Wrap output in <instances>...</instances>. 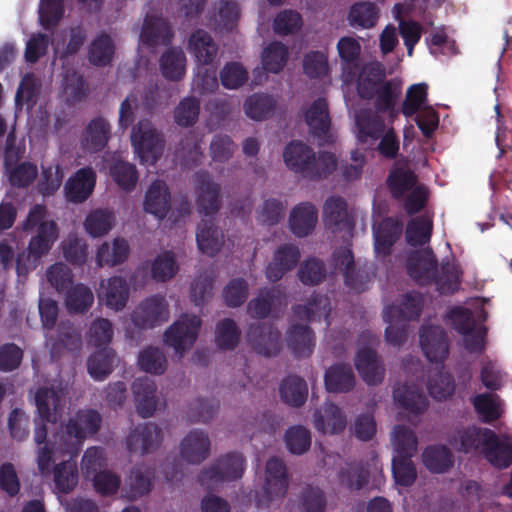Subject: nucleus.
<instances>
[{
  "instance_id": "nucleus-1",
  "label": "nucleus",
  "mask_w": 512,
  "mask_h": 512,
  "mask_svg": "<svg viewBox=\"0 0 512 512\" xmlns=\"http://www.w3.org/2000/svg\"><path fill=\"white\" fill-rule=\"evenodd\" d=\"M283 159L291 171L311 180L325 178L337 167L334 154L322 151L316 156L310 146L298 140L286 145Z\"/></svg>"
},
{
  "instance_id": "nucleus-2",
  "label": "nucleus",
  "mask_w": 512,
  "mask_h": 512,
  "mask_svg": "<svg viewBox=\"0 0 512 512\" xmlns=\"http://www.w3.org/2000/svg\"><path fill=\"white\" fill-rule=\"evenodd\" d=\"M102 424V416L95 409H80L71 416L64 426L61 438H64L63 451L69 457L78 456L83 441L96 435Z\"/></svg>"
},
{
  "instance_id": "nucleus-3",
  "label": "nucleus",
  "mask_w": 512,
  "mask_h": 512,
  "mask_svg": "<svg viewBox=\"0 0 512 512\" xmlns=\"http://www.w3.org/2000/svg\"><path fill=\"white\" fill-rule=\"evenodd\" d=\"M62 394L54 388L40 387L35 394L39 420H35L34 442L37 446L54 442L48 439L47 422L55 423L62 410Z\"/></svg>"
},
{
  "instance_id": "nucleus-4",
  "label": "nucleus",
  "mask_w": 512,
  "mask_h": 512,
  "mask_svg": "<svg viewBox=\"0 0 512 512\" xmlns=\"http://www.w3.org/2000/svg\"><path fill=\"white\" fill-rule=\"evenodd\" d=\"M245 469V458L239 452H229L221 456L210 467L203 469L198 475V482L206 489H214L220 483L242 477Z\"/></svg>"
},
{
  "instance_id": "nucleus-5",
  "label": "nucleus",
  "mask_w": 512,
  "mask_h": 512,
  "mask_svg": "<svg viewBox=\"0 0 512 512\" xmlns=\"http://www.w3.org/2000/svg\"><path fill=\"white\" fill-rule=\"evenodd\" d=\"M131 143L141 162L155 164L163 153L164 139L149 120L139 121L131 131Z\"/></svg>"
},
{
  "instance_id": "nucleus-6",
  "label": "nucleus",
  "mask_w": 512,
  "mask_h": 512,
  "mask_svg": "<svg viewBox=\"0 0 512 512\" xmlns=\"http://www.w3.org/2000/svg\"><path fill=\"white\" fill-rule=\"evenodd\" d=\"M262 492L256 495L258 507H269L271 502L282 499L288 490L289 479L285 463L278 457L268 459Z\"/></svg>"
},
{
  "instance_id": "nucleus-7",
  "label": "nucleus",
  "mask_w": 512,
  "mask_h": 512,
  "mask_svg": "<svg viewBox=\"0 0 512 512\" xmlns=\"http://www.w3.org/2000/svg\"><path fill=\"white\" fill-rule=\"evenodd\" d=\"M332 264L342 272L345 286L357 293L366 291L374 277L366 265L355 267L354 254L349 247L336 248L332 254Z\"/></svg>"
},
{
  "instance_id": "nucleus-8",
  "label": "nucleus",
  "mask_w": 512,
  "mask_h": 512,
  "mask_svg": "<svg viewBox=\"0 0 512 512\" xmlns=\"http://www.w3.org/2000/svg\"><path fill=\"white\" fill-rule=\"evenodd\" d=\"M201 324L200 317L184 314L165 331L164 341L182 354L196 341Z\"/></svg>"
},
{
  "instance_id": "nucleus-9",
  "label": "nucleus",
  "mask_w": 512,
  "mask_h": 512,
  "mask_svg": "<svg viewBox=\"0 0 512 512\" xmlns=\"http://www.w3.org/2000/svg\"><path fill=\"white\" fill-rule=\"evenodd\" d=\"M246 341L256 353L266 357L276 356L282 347L281 333L272 323H251Z\"/></svg>"
},
{
  "instance_id": "nucleus-10",
  "label": "nucleus",
  "mask_w": 512,
  "mask_h": 512,
  "mask_svg": "<svg viewBox=\"0 0 512 512\" xmlns=\"http://www.w3.org/2000/svg\"><path fill=\"white\" fill-rule=\"evenodd\" d=\"M494 430L476 425L455 429L449 437V444L463 454L482 455Z\"/></svg>"
},
{
  "instance_id": "nucleus-11",
  "label": "nucleus",
  "mask_w": 512,
  "mask_h": 512,
  "mask_svg": "<svg viewBox=\"0 0 512 512\" xmlns=\"http://www.w3.org/2000/svg\"><path fill=\"white\" fill-rule=\"evenodd\" d=\"M169 318L168 304L161 295L144 299L132 312L133 324L141 329L154 328Z\"/></svg>"
},
{
  "instance_id": "nucleus-12",
  "label": "nucleus",
  "mask_w": 512,
  "mask_h": 512,
  "mask_svg": "<svg viewBox=\"0 0 512 512\" xmlns=\"http://www.w3.org/2000/svg\"><path fill=\"white\" fill-rule=\"evenodd\" d=\"M419 342L427 360L432 363H443L449 355L448 336L439 325H422Z\"/></svg>"
},
{
  "instance_id": "nucleus-13",
  "label": "nucleus",
  "mask_w": 512,
  "mask_h": 512,
  "mask_svg": "<svg viewBox=\"0 0 512 512\" xmlns=\"http://www.w3.org/2000/svg\"><path fill=\"white\" fill-rule=\"evenodd\" d=\"M163 441L162 429L152 422L137 425L126 438L131 453L146 455L156 451Z\"/></svg>"
},
{
  "instance_id": "nucleus-14",
  "label": "nucleus",
  "mask_w": 512,
  "mask_h": 512,
  "mask_svg": "<svg viewBox=\"0 0 512 512\" xmlns=\"http://www.w3.org/2000/svg\"><path fill=\"white\" fill-rule=\"evenodd\" d=\"M195 189L198 212L205 216L215 215L221 207L220 185L208 172L200 171L195 174Z\"/></svg>"
},
{
  "instance_id": "nucleus-15",
  "label": "nucleus",
  "mask_w": 512,
  "mask_h": 512,
  "mask_svg": "<svg viewBox=\"0 0 512 512\" xmlns=\"http://www.w3.org/2000/svg\"><path fill=\"white\" fill-rule=\"evenodd\" d=\"M97 175L94 169L86 166L75 171L64 185V196L73 204L84 203L94 192Z\"/></svg>"
},
{
  "instance_id": "nucleus-16",
  "label": "nucleus",
  "mask_w": 512,
  "mask_h": 512,
  "mask_svg": "<svg viewBox=\"0 0 512 512\" xmlns=\"http://www.w3.org/2000/svg\"><path fill=\"white\" fill-rule=\"evenodd\" d=\"M437 259L432 250L415 252L406 261L408 275L419 285L433 283L437 272Z\"/></svg>"
},
{
  "instance_id": "nucleus-17",
  "label": "nucleus",
  "mask_w": 512,
  "mask_h": 512,
  "mask_svg": "<svg viewBox=\"0 0 512 512\" xmlns=\"http://www.w3.org/2000/svg\"><path fill=\"white\" fill-rule=\"evenodd\" d=\"M356 89L363 100L374 99L377 89L384 83L386 72L379 62H369L358 68L356 73Z\"/></svg>"
},
{
  "instance_id": "nucleus-18",
  "label": "nucleus",
  "mask_w": 512,
  "mask_h": 512,
  "mask_svg": "<svg viewBox=\"0 0 512 512\" xmlns=\"http://www.w3.org/2000/svg\"><path fill=\"white\" fill-rule=\"evenodd\" d=\"M111 137L110 123L102 116L89 121L81 135V148L87 153H98L104 150Z\"/></svg>"
},
{
  "instance_id": "nucleus-19",
  "label": "nucleus",
  "mask_w": 512,
  "mask_h": 512,
  "mask_svg": "<svg viewBox=\"0 0 512 512\" xmlns=\"http://www.w3.org/2000/svg\"><path fill=\"white\" fill-rule=\"evenodd\" d=\"M136 410L142 418L151 417L157 407V386L150 377H139L132 384Z\"/></svg>"
},
{
  "instance_id": "nucleus-20",
  "label": "nucleus",
  "mask_w": 512,
  "mask_h": 512,
  "mask_svg": "<svg viewBox=\"0 0 512 512\" xmlns=\"http://www.w3.org/2000/svg\"><path fill=\"white\" fill-rule=\"evenodd\" d=\"M424 307L423 295L416 291L403 295L400 305H389L384 309V320L398 319L402 322L418 320Z\"/></svg>"
},
{
  "instance_id": "nucleus-21",
  "label": "nucleus",
  "mask_w": 512,
  "mask_h": 512,
  "mask_svg": "<svg viewBox=\"0 0 512 512\" xmlns=\"http://www.w3.org/2000/svg\"><path fill=\"white\" fill-rule=\"evenodd\" d=\"M173 37V29L166 19L146 15L140 34L143 44L149 47H155L159 44L169 45Z\"/></svg>"
},
{
  "instance_id": "nucleus-22",
  "label": "nucleus",
  "mask_w": 512,
  "mask_h": 512,
  "mask_svg": "<svg viewBox=\"0 0 512 512\" xmlns=\"http://www.w3.org/2000/svg\"><path fill=\"white\" fill-rule=\"evenodd\" d=\"M208 434L201 430L190 431L180 444L182 458L191 464H199L210 455Z\"/></svg>"
},
{
  "instance_id": "nucleus-23",
  "label": "nucleus",
  "mask_w": 512,
  "mask_h": 512,
  "mask_svg": "<svg viewBox=\"0 0 512 512\" xmlns=\"http://www.w3.org/2000/svg\"><path fill=\"white\" fill-rule=\"evenodd\" d=\"M171 208V193L165 181L156 179L149 186L144 199L146 212L155 215L159 220L166 217Z\"/></svg>"
},
{
  "instance_id": "nucleus-24",
  "label": "nucleus",
  "mask_w": 512,
  "mask_h": 512,
  "mask_svg": "<svg viewBox=\"0 0 512 512\" xmlns=\"http://www.w3.org/2000/svg\"><path fill=\"white\" fill-rule=\"evenodd\" d=\"M393 398L398 407L415 416L422 414L429 405L423 391L415 384L405 383L395 387Z\"/></svg>"
},
{
  "instance_id": "nucleus-25",
  "label": "nucleus",
  "mask_w": 512,
  "mask_h": 512,
  "mask_svg": "<svg viewBox=\"0 0 512 512\" xmlns=\"http://www.w3.org/2000/svg\"><path fill=\"white\" fill-rule=\"evenodd\" d=\"M487 440L488 443L481 456L498 470L510 467L512 465V441L507 438L501 439L495 431Z\"/></svg>"
},
{
  "instance_id": "nucleus-26",
  "label": "nucleus",
  "mask_w": 512,
  "mask_h": 512,
  "mask_svg": "<svg viewBox=\"0 0 512 512\" xmlns=\"http://www.w3.org/2000/svg\"><path fill=\"white\" fill-rule=\"evenodd\" d=\"M102 291L99 292L100 300L110 309L121 311L127 304L130 288L127 281L120 276L110 277L106 284L101 283Z\"/></svg>"
},
{
  "instance_id": "nucleus-27",
  "label": "nucleus",
  "mask_w": 512,
  "mask_h": 512,
  "mask_svg": "<svg viewBox=\"0 0 512 512\" xmlns=\"http://www.w3.org/2000/svg\"><path fill=\"white\" fill-rule=\"evenodd\" d=\"M296 318L303 321H321L324 319L327 326L330 325V300L327 296L313 293L308 299L307 304H297L292 307Z\"/></svg>"
},
{
  "instance_id": "nucleus-28",
  "label": "nucleus",
  "mask_w": 512,
  "mask_h": 512,
  "mask_svg": "<svg viewBox=\"0 0 512 512\" xmlns=\"http://www.w3.org/2000/svg\"><path fill=\"white\" fill-rule=\"evenodd\" d=\"M355 367L368 385L379 384L384 378V369L379 363L376 351L371 348L363 347L358 350Z\"/></svg>"
},
{
  "instance_id": "nucleus-29",
  "label": "nucleus",
  "mask_w": 512,
  "mask_h": 512,
  "mask_svg": "<svg viewBox=\"0 0 512 512\" xmlns=\"http://www.w3.org/2000/svg\"><path fill=\"white\" fill-rule=\"evenodd\" d=\"M337 50L342 62L344 82H352L358 71V60L361 53L360 43L352 37H342L337 43Z\"/></svg>"
},
{
  "instance_id": "nucleus-30",
  "label": "nucleus",
  "mask_w": 512,
  "mask_h": 512,
  "mask_svg": "<svg viewBox=\"0 0 512 512\" xmlns=\"http://www.w3.org/2000/svg\"><path fill=\"white\" fill-rule=\"evenodd\" d=\"M287 345L295 357H309L315 346L314 332L308 325H292L287 333Z\"/></svg>"
},
{
  "instance_id": "nucleus-31",
  "label": "nucleus",
  "mask_w": 512,
  "mask_h": 512,
  "mask_svg": "<svg viewBox=\"0 0 512 512\" xmlns=\"http://www.w3.org/2000/svg\"><path fill=\"white\" fill-rule=\"evenodd\" d=\"M188 48L197 62L203 65L211 64L218 53L217 44L203 29H197L190 35Z\"/></svg>"
},
{
  "instance_id": "nucleus-32",
  "label": "nucleus",
  "mask_w": 512,
  "mask_h": 512,
  "mask_svg": "<svg viewBox=\"0 0 512 512\" xmlns=\"http://www.w3.org/2000/svg\"><path fill=\"white\" fill-rule=\"evenodd\" d=\"M357 139L361 143L378 140L385 131L384 120L370 110H361L355 116Z\"/></svg>"
},
{
  "instance_id": "nucleus-33",
  "label": "nucleus",
  "mask_w": 512,
  "mask_h": 512,
  "mask_svg": "<svg viewBox=\"0 0 512 512\" xmlns=\"http://www.w3.org/2000/svg\"><path fill=\"white\" fill-rule=\"evenodd\" d=\"M324 383L328 392H349L355 385L354 372L349 364H334L326 370Z\"/></svg>"
},
{
  "instance_id": "nucleus-34",
  "label": "nucleus",
  "mask_w": 512,
  "mask_h": 512,
  "mask_svg": "<svg viewBox=\"0 0 512 512\" xmlns=\"http://www.w3.org/2000/svg\"><path fill=\"white\" fill-rule=\"evenodd\" d=\"M305 121L313 136L323 138L331 126L328 104L325 99H316L305 112Z\"/></svg>"
},
{
  "instance_id": "nucleus-35",
  "label": "nucleus",
  "mask_w": 512,
  "mask_h": 512,
  "mask_svg": "<svg viewBox=\"0 0 512 512\" xmlns=\"http://www.w3.org/2000/svg\"><path fill=\"white\" fill-rule=\"evenodd\" d=\"M401 84L395 80H385L384 83L377 89L374 97V106L379 113H388L391 117L399 114V109L396 108L397 101L401 95Z\"/></svg>"
},
{
  "instance_id": "nucleus-36",
  "label": "nucleus",
  "mask_w": 512,
  "mask_h": 512,
  "mask_svg": "<svg viewBox=\"0 0 512 512\" xmlns=\"http://www.w3.org/2000/svg\"><path fill=\"white\" fill-rule=\"evenodd\" d=\"M425 467L432 473L443 474L454 466V456L445 445H431L422 454Z\"/></svg>"
},
{
  "instance_id": "nucleus-37",
  "label": "nucleus",
  "mask_w": 512,
  "mask_h": 512,
  "mask_svg": "<svg viewBox=\"0 0 512 512\" xmlns=\"http://www.w3.org/2000/svg\"><path fill=\"white\" fill-rule=\"evenodd\" d=\"M279 393L284 403L292 407H301L307 400V383L299 376L289 375L282 380Z\"/></svg>"
},
{
  "instance_id": "nucleus-38",
  "label": "nucleus",
  "mask_w": 512,
  "mask_h": 512,
  "mask_svg": "<svg viewBox=\"0 0 512 512\" xmlns=\"http://www.w3.org/2000/svg\"><path fill=\"white\" fill-rule=\"evenodd\" d=\"M130 247L123 238H116L112 245L103 243L97 251L96 261L98 266L114 267L125 262L129 256Z\"/></svg>"
},
{
  "instance_id": "nucleus-39",
  "label": "nucleus",
  "mask_w": 512,
  "mask_h": 512,
  "mask_svg": "<svg viewBox=\"0 0 512 512\" xmlns=\"http://www.w3.org/2000/svg\"><path fill=\"white\" fill-rule=\"evenodd\" d=\"M116 353L112 348H98L87 361L88 372L94 380L102 381L113 371Z\"/></svg>"
},
{
  "instance_id": "nucleus-40",
  "label": "nucleus",
  "mask_w": 512,
  "mask_h": 512,
  "mask_svg": "<svg viewBox=\"0 0 512 512\" xmlns=\"http://www.w3.org/2000/svg\"><path fill=\"white\" fill-rule=\"evenodd\" d=\"M65 292V306L71 314H84L94 303L92 290L82 283L72 285Z\"/></svg>"
},
{
  "instance_id": "nucleus-41",
  "label": "nucleus",
  "mask_w": 512,
  "mask_h": 512,
  "mask_svg": "<svg viewBox=\"0 0 512 512\" xmlns=\"http://www.w3.org/2000/svg\"><path fill=\"white\" fill-rule=\"evenodd\" d=\"M284 298L285 297L279 289H266L261 291L257 297L249 301L247 305V312L252 318L265 319L269 316L272 307L276 304H281L282 299Z\"/></svg>"
},
{
  "instance_id": "nucleus-42",
  "label": "nucleus",
  "mask_w": 512,
  "mask_h": 512,
  "mask_svg": "<svg viewBox=\"0 0 512 512\" xmlns=\"http://www.w3.org/2000/svg\"><path fill=\"white\" fill-rule=\"evenodd\" d=\"M162 75L170 81H180L186 72V56L181 49L171 48L160 58Z\"/></svg>"
},
{
  "instance_id": "nucleus-43",
  "label": "nucleus",
  "mask_w": 512,
  "mask_h": 512,
  "mask_svg": "<svg viewBox=\"0 0 512 512\" xmlns=\"http://www.w3.org/2000/svg\"><path fill=\"white\" fill-rule=\"evenodd\" d=\"M38 233L29 242L27 252L38 262L47 254L58 239V226H38Z\"/></svg>"
},
{
  "instance_id": "nucleus-44",
  "label": "nucleus",
  "mask_w": 512,
  "mask_h": 512,
  "mask_svg": "<svg viewBox=\"0 0 512 512\" xmlns=\"http://www.w3.org/2000/svg\"><path fill=\"white\" fill-rule=\"evenodd\" d=\"M109 175L119 188L126 192L132 191L139 179L136 166L123 160H115L111 163Z\"/></svg>"
},
{
  "instance_id": "nucleus-45",
  "label": "nucleus",
  "mask_w": 512,
  "mask_h": 512,
  "mask_svg": "<svg viewBox=\"0 0 512 512\" xmlns=\"http://www.w3.org/2000/svg\"><path fill=\"white\" fill-rule=\"evenodd\" d=\"M276 107L274 98L267 94L254 93L244 102L245 114L256 121L269 118Z\"/></svg>"
},
{
  "instance_id": "nucleus-46",
  "label": "nucleus",
  "mask_w": 512,
  "mask_h": 512,
  "mask_svg": "<svg viewBox=\"0 0 512 512\" xmlns=\"http://www.w3.org/2000/svg\"><path fill=\"white\" fill-rule=\"evenodd\" d=\"M54 442L44 443L43 445L37 446L36 449V462L38 470L42 476H47L51 472V466L54 462V456L60 454L61 456H69L68 453L63 451L64 438H61V434L54 435Z\"/></svg>"
},
{
  "instance_id": "nucleus-47",
  "label": "nucleus",
  "mask_w": 512,
  "mask_h": 512,
  "mask_svg": "<svg viewBox=\"0 0 512 512\" xmlns=\"http://www.w3.org/2000/svg\"><path fill=\"white\" fill-rule=\"evenodd\" d=\"M114 52L113 40L108 34L102 33L91 42L88 58L91 64L104 67L111 63Z\"/></svg>"
},
{
  "instance_id": "nucleus-48",
  "label": "nucleus",
  "mask_w": 512,
  "mask_h": 512,
  "mask_svg": "<svg viewBox=\"0 0 512 512\" xmlns=\"http://www.w3.org/2000/svg\"><path fill=\"white\" fill-rule=\"evenodd\" d=\"M376 256H389L393 245L402 234L403 226H372Z\"/></svg>"
},
{
  "instance_id": "nucleus-49",
  "label": "nucleus",
  "mask_w": 512,
  "mask_h": 512,
  "mask_svg": "<svg viewBox=\"0 0 512 512\" xmlns=\"http://www.w3.org/2000/svg\"><path fill=\"white\" fill-rule=\"evenodd\" d=\"M46 337L51 344L52 351L60 350L61 348L75 351L81 347V335L69 321L59 323L55 339L52 335L48 334Z\"/></svg>"
},
{
  "instance_id": "nucleus-50",
  "label": "nucleus",
  "mask_w": 512,
  "mask_h": 512,
  "mask_svg": "<svg viewBox=\"0 0 512 512\" xmlns=\"http://www.w3.org/2000/svg\"><path fill=\"white\" fill-rule=\"evenodd\" d=\"M53 474L55 487L61 493H70L78 484L77 464L71 457L69 460L55 465Z\"/></svg>"
},
{
  "instance_id": "nucleus-51",
  "label": "nucleus",
  "mask_w": 512,
  "mask_h": 512,
  "mask_svg": "<svg viewBox=\"0 0 512 512\" xmlns=\"http://www.w3.org/2000/svg\"><path fill=\"white\" fill-rule=\"evenodd\" d=\"M241 338V330L231 318H224L217 323L215 329V343L221 350L235 349Z\"/></svg>"
},
{
  "instance_id": "nucleus-52",
  "label": "nucleus",
  "mask_w": 512,
  "mask_h": 512,
  "mask_svg": "<svg viewBox=\"0 0 512 512\" xmlns=\"http://www.w3.org/2000/svg\"><path fill=\"white\" fill-rule=\"evenodd\" d=\"M474 409L483 423H492L501 417L500 399L497 395L482 393L472 400Z\"/></svg>"
},
{
  "instance_id": "nucleus-53",
  "label": "nucleus",
  "mask_w": 512,
  "mask_h": 512,
  "mask_svg": "<svg viewBox=\"0 0 512 512\" xmlns=\"http://www.w3.org/2000/svg\"><path fill=\"white\" fill-rule=\"evenodd\" d=\"M323 224H354L348 214L346 200L341 196H330L323 204Z\"/></svg>"
},
{
  "instance_id": "nucleus-54",
  "label": "nucleus",
  "mask_w": 512,
  "mask_h": 512,
  "mask_svg": "<svg viewBox=\"0 0 512 512\" xmlns=\"http://www.w3.org/2000/svg\"><path fill=\"white\" fill-rule=\"evenodd\" d=\"M368 478L369 471L357 462L347 463L338 472L340 485L352 491L361 490L368 483Z\"/></svg>"
},
{
  "instance_id": "nucleus-55",
  "label": "nucleus",
  "mask_w": 512,
  "mask_h": 512,
  "mask_svg": "<svg viewBox=\"0 0 512 512\" xmlns=\"http://www.w3.org/2000/svg\"><path fill=\"white\" fill-rule=\"evenodd\" d=\"M428 96V85L426 83H418L411 85L406 92L405 99L402 103L399 113L405 117H412L417 112L425 109Z\"/></svg>"
},
{
  "instance_id": "nucleus-56",
  "label": "nucleus",
  "mask_w": 512,
  "mask_h": 512,
  "mask_svg": "<svg viewBox=\"0 0 512 512\" xmlns=\"http://www.w3.org/2000/svg\"><path fill=\"white\" fill-rule=\"evenodd\" d=\"M196 241L202 253L215 256L223 245V233L220 226H201L196 233Z\"/></svg>"
},
{
  "instance_id": "nucleus-57",
  "label": "nucleus",
  "mask_w": 512,
  "mask_h": 512,
  "mask_svg": "<svg viewBox=\"0 0 512 512\" xmlns=\"http://www.w3.org/2000/svg\"><path fill=\"white\" fill-rule=\"evenodd\" d=\"M288 49L281 42L270 43L262 54V67L265 71L279 73L287 63Z\"/></svg>"
},
{
  "instance_id": "nucleus-58",
  "label": "nucleus",
  "mask_w": 512,
  "mask_h": 512,
  "mask_svg": "<svg viewBox=\"0 0 512 512\" xmlns=\"http://www.w3.org/2000/svg\"><path fill=\"white\" fill-rule=\"evenodd\" d=\"M5 172L10 185L22 189L28 188L38 176L37 165L29 161H24L5 169Z\"/></svg>"
},
{
  "instance_id": "nucleus-59",
  "label": "nucleus",
  "mask_w": 512,
  "mask_h": 512,
  "mask_svg": "<svg viewBox=\"0 0 512 512\" xmlns=\"http://www.w3.org/2000/svg\"><path fill=\"white\" fill-rule=\"evenodd\" d=\"M63 170L59 164L42 166L41 177L37 183V191L43 197L53 196L63 182Z\"/></svg>"
},
{
  "instance_id": "nucleus-60",
  "label": "nucleus",
  "mask_w": 512,
  "mask_h": 512,
  "mask_svg": "<svg viewBox=\"0 0 512 512\" xmlns=\"http://www.w3.org/2000/svg\"><path fill=\"white\" fill-rule=\"evenodd\" d=\"M178 264L172 251L159 254L151 264V277L157 282H166L178 272Z\"/></svg>"
},
{
  "instance_id": "nucleus-61",
  "label": "nucleus",
  "mask_w": 512,
  "mask_h": 512,
  "mask_svg": "<svg viewBox=\"0 0 512 512\" xmlns=\"http://www.w3.org/2000/svg\"><path fill=\"white\" fill-rule=\"evenodd\" d=\"M395 456H413L417 451L418 440L415 433L404 425H396L392 433Z\"/></svg>"
},
{
  "instance_id": "nucleus-62",
  "label": "nucleus",
  "mask_w": 512,
  "mask_h": 512,
  "mask_svg": "<svg viewBox=\"0 0 512 512\" xmlns=\"http://www.w3.org/2000/svg\"><path fill=\"white\" fill-rule=\"evenodd\" d=\"M200 114V101L194 96L183 98L174 109V121L181 127L193 126Z\"/></svg>"
},
{
  "instance_id": "nucleus-63",
  "label": "nucleus",
  "mask_w": 512,
  "mask_h": 512,
  "mask_svg": "<svg viewBox=\"0 0 512 512\" xmlns=\"http://www.w3.org/2000/svg\"><path fill=\"white\" fill-rule=\"evenodd\" d=\"M167 360L164 353L157 347L149 346L142 350L138 357V365L141 370L161 375L166 370Z\"/></svg>"
},
{
  "instance_id": "nucleus-64",
  "label": "nucleus",
  "mask_w": 512,
  "mask_h": 512,
  "mask_svg": "<svg viewBox=\"0 0 512 512\" xmlns=\"http://www.w3.org/2000/svg\"><path fill=\"white\" fill-rule=\"evenodd\" d=\"M412 456H394L392 459V474L395 483L410 487L417 478L416 467L411 460Z\"/></svg>"
}]
</instances>
